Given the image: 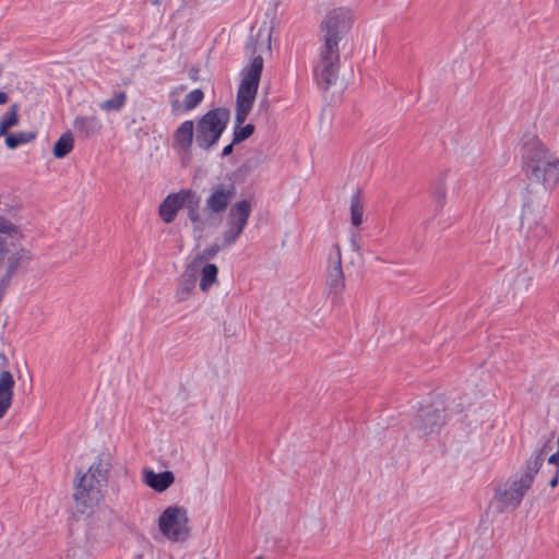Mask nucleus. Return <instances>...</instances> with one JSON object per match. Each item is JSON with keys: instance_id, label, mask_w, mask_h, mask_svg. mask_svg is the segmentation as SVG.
Masks as SVG:
<instances>
[{"instance_id": "nucleus-1", "label": "nucleus", "mask_w": 559, "mask_h": 559, "mask_svg": "<svg viewBox=\"0 0 559 559\" xmlns=\"http://www.w3.org/2000/svg\"><path fill=\"white\" fill-rule=\"evenodd\" d=\"M353 25L352 13L348 9L337 8L331 10L321 22L323 44L320 47V60L313 73L318 86L328 91L338 79L340 71V41L350 31Z\"/></svg>"}, {"instance_id": "nucleus-2", "label": "nucleus", "mask_w": 559, "mask_h": 559, "mask_svg": "<svg viewBox=\"0 0 559 559\" xmlns=\"http://www.w3.org/2000/svg\"><path fill=\"white\" fill-rule=\"evenodd\" d=\"M263 71V58L261 55L252 57L250 64L246 67L241 74L242 79L238 86L236 95L235 124L233 129V144H240L249 139L255 130L254 124L243 122L248 118L259 88Z\"/></svg>"}, {"instance_id": "nucleus-3", "label": "nucleus", "mask_w": 559, "mask_h": 559, "mask_svg": "<svg viewBox=\"0 0 559 559\" xmlns=\"http://www.w3.org/2000/svg\"><path fill=\"white\" fill-rule=\"evenodd\" d=\"M110 467V456L103 453L78 478L73 497L79 512L91 513L104 500Z\"/></svg>"}, {"instance_id": "nucleus-4", "label": "nucleus", "mask_w": 559, "mask_h": 559, "mask_svg": "<svg viewBox=\"0 0 559 559\" xmlns=\"http://www.w3.org/2000/svg\"><path fill=\"white\" fill-rule=\"evenodd\" d=\"M523 169L530 179L543 183L540 190L547 191L559 181V158L550 154L536 139L523 145Z\"/></svg>"}, {"instance_id": "nucleus-5", "label": "nucleus", "mask_w": 559, "mask_h": 559, "mask_svg": "<svg viewBox=\"0 0 559 559\" xmlns=\"http://www.w3.org/2000/svg\"><path fill=\"white\" fill-rule=\"evenodd\" d=\"M546 455V447L536 451L527 461L524 473L499 487L495 492V499L504 510L515 509L520 506L524 495L531 488L535 475L540 469Z\"/></svg>"}, {"instance_id": "nucleus-6", "label": "nucleus", "mask_w": 559, "mask_h": 559, "mask_svg": "<svg viewBox=\"0 0 559 559\" xmlns=\"http://www.w3.org/2000/svg\"><path fill=\"white\" fill-rule=\"evenodd\" d=\"M230 112L225 107H217L206 111L197 122L195 143L202 150L213 147L226 130Z\"/></svg>"}, {"instance_id": "nucleus-7", "label": "nucleus", "mask_w": 559, "mask_h": 559, "mask_svg": "<svg viewBox=\"0 0 559 559\" xmlns=\"http://www.w3.org/2000/svg\"><path fill=\"white\" fill-rule=\"evenodd\" d=\"M187 510L179 506H169L158 518V530L171 542H183L189 536Z\"/></svg>"}, {"instance_id": "nucleus-8", "label": "nucleus", "mask_w": 559, "mask_h": 559, "mask_svg": "<svg viewBox=\"0 0 559 559\" xmlns=\"http://www.w3.org/2000/svg\"><path fill=\"white\" fill-rule=\"evenodd\" d=\"M357 249L358 247H344V250L341 247H332L329 253L330 271L326 278L329 294L340 295L343 293L345 288V278L342 270L343 257L349 255L353 258V254L358 255Z\"/></svg>"}, {"instance_id": "nucleus-9", "label": "nucleus", "mask_w": 559, "mask_h": 559, "mask_svg": "<svg viewBox=\"0 0 559 559\" xmlns=\"http://www.w3.org/2000/svg\"><path fill=\"white\" fill-rule=\"evenodd\" d=\"M547 191L527 189L523 195V206L521 214L522 226L531 228L533 225L539 228L546 212Z\"/></svg>"}, {"instance_id": "nucleus-10", "label": "nucleus", "mask_w": 559, "mask_h": 559, "mask_svg": "<svg viewBox=\"0 0 559 559\" xmlns=\"http://www.w3.org/2000/svg\"><path fill=\"white\" fill-rule=\"evenodd\" d=\"M250 213L251 203L248 200H241L230 207L228 215L229 228L224 235L225 242L233 243L237 240L248 223Z\"/></svg>"}, {"instance_id": "nucleus-11", "label": "nucleus", "mask_w": 559, "mask_h": 559, "mask_svg": "<svg viewBox=\"0 0 559 559\" xmlns=\"http://www.w3.org/2000/svg\"><path fill=\"white\" fill-rule=\"evenodd\" d=\"M235 193L236 187L234 182L214 185L205 201L204 211L211 215L224 213Z\"/></svg>"}, {"instance_id": "nucleus-12", "label": "nucleus", "mask_w": 559, "mask_h": 559, "mask_svg": "<svg viewBox=\"0 0 559 559\" xmlns=\"http://www.w3.org/2000/svg\"><path fill=\"white\" fill-rule=\"evenodd\" d=\"M218 247H197L188 258L185 272L195 278L200 272L206 271L207 267L215 264L212 260L216 257Z\"/></svg>"}, {"instance_id": "nucleus-13", "label": "nucleus", "mask_w": 559, "mask_h": 559, "mask_svg": "<svg viewBox=\"0 0 559 559\" xmlns=\"http://www.w3.org/2000/svg\"><path fill=\"white\" fill-rule=\"evenodd\" d=\"M448 189H451L453 193H459L461 190V179L450 170L441 173L435 185L433 198L437 210L443 207Z\"/></svg>"}, {"instance_id": "nucleus-14", "label": "nucleus", "mask_w": 559, "mask_h": 559, "mask_svg": "<svg viewBox=\"0 0 559 559\" xmlns=\"http://www.w3.org/2000/svg\"><path fill=\"white\" fill-rule=\"evenodd\" d=\"M142 481L156 492H164L175 481V475L170 471L156 473L151 468L142 471Z\"/></svg>"}, {"instance_id": "nucleus-15", "label": "nucleus", "mask_w": 559, "mask_h": 559, "mask_svg": "<svg viewBox=\"0 0 559 559\" xmlns=\"http://www.w3.org/2000/svg\"><path fill=\"white\" fill-rule=\"evenodd\" d=\"M27 259L28 252L22 247H0V266H7L9 277Z\"/></svg>"}, {"instance_id": "nucleus-16", "label": "nucleus", "mask_w": 559, "mask_h": 559, "mask_svg": "<svg viewBox=\"0 0 559 559\" xmlns=\"http://www.w3.org/2000/svg\"><path fill=\"white\" fill-rule=\"evenodd\" d=\"M15 380L12 373L3 369L0 371V419L5 416L13 402Z\"/></svg>"}, {"instance_id": "nucleus-17", "label": "nucleus", "mask_w": 559, "mask_h": 559, "mask_svg": "<svg viewBox=\"0 0 559 559\" xmlns=\"http://www.w3.org/2000/svg\"><path fill=\"white\" fill-rule=\"evenodd\" d=\"M443 424V416L437 409H423L416 419V427L423 435L437 431Z\"/></svg>"}, {"instance_id": "nucleus-18", "label": "nucleus", "mask_w": 559, "mask_h": 559, "mask_svg": "<svg viewBox=\"0 0 559 559\" xmlns=\"http://www.w3.org/2000/svg\"><path fill=\"white\" fill-rule=\"evenodd\" d=\"M174 147L182 151L190 152L193 138H194V123L192 120H186L174 132Z\"/></svg>"}, {"instance_id": "nucleus-19", "label": "nucleus", "mask_w": 559, "mask_h": 559, "mask_svg": "<svg viewBox=\"0 0 559 559\" xmlns=\"http://www.w3.org/2000/svg\"><path fill=\"white\" fill-rule=\"evenodd\" d=\"M181 190L177 193L168 194L164 201L159 205V216L160 218L169 224L175 221L177 216V212L182 207Z\"/></svg>"}, {"instance_id": "nucleus-20", "label": "nucleus", "mask_w": 559, "mask_h": 559, "mask_svg": "<svg viewBox=\"0 0 559 559\" xmlns=\"http://www.w3.org/2000/svg\"><path fill=\"white\" fill-rule=\"evenodd\" d=\"M182 207L187 209L189 219L194 224L195 228H200L203 225L199 213L200 198L198 194L190 189L181 190Z\"/></svg>"}, {"instance_id": "nucleus-21", "label": "nucleus", "mask_w": 559, "mask_h": 559, "mask_svg": "<svg viewBox=\"0 0 559 559\" xmlns=\"http://www.w3.org/2000/svg\"><path fill=\"white\" fill-rule=\"evenodd\" d=\"M73 128L80 135L90 138L99 132L102 123L96 116H80L74 119Z\"/></svg>"}, {"instance_id": "nucleus-22", "label": "nucleus", "mask_w": 559, "mask_h": 559, "mask_svg": "<svg viewBox=\"0 0 559 559\" xmlns=\"http://www.w3.org/2000/svg\"><path fill=\"white\" fill-rule=\"evenodd\" d=\"M194 288L195 278L183 272L175 293L176 300L178 302L187 301L192 296Z\"/></svg>"}, {"instance_id": "nucleus-23", "label": "nucleus", "mask_w": 559, "mask_h": 559, "mask_svg": "<svg viewBox=\"0 0 559 559\" xmlns=\"http://www.w3.org/2000/svg\"><path fill=\"white\" fill-rule=\"evenodd\" d=\"M37 136L35 131H20L7 134L5 145L10 150H15L23 144L34 141Z\"/></svg>"}, {"instance_id": "nucleus-24", "label": "nucleus", "mask_w": 559, "mask_h": 559, "mask_svg": "<svg viewBox=\"0 0 559 559\" xmlns=\"http://www.w3.org/2000/svg\"><path fill=\"white\" fill-rule=\"evenodd\" d=\"M364 204L360 190L358 189L350 198V223L354 227L362 224Z\"/></svg>"}, {"instance_id": "nucleus-25", "label": "nucleus", "mask_w": 559, "mask_h": 559, "mask_svg": "<svg viewBox=\"0 0 559 559\" xmlns=\"http://www.w3.org/2000/svg\"><path fill=\"white\" fill-rule=\"evenodd\" d=\"M74 139L71 132H64L53 145V156L56 158L66 157L73 148Z\"/></svg>"}, {"instance_id": "nucleus-26", "label": "nucleus", "mask_w": 559, "mask_h": 559, "mask_svg": "<svg viewBox=\"0 0 559 559\" xmlns=\"http://www.w3.org/2000/svg\"><path fill=\"white\" fill-rule=\"evenodd\" d=\"M198 275L200 276V290L207 293L218 282V267L216 264H214L213 266L207 267L206 271L200 272Z\"/></svg>"}, {"instance_id": "nucleus-27", "label": "nucleus", "mask_w": 559, "mask_h": 559, "mask_svg": "<svg viewBox=\"0 0 559 559\" xmlns=\"http://www.w3.org/2000/svg\"><path fill=\"white\" fill-rule=\"evenodd\" d=\"M127 95L124 92L115 94L111 98L100 104V108L105 111H119L126 104Z\"/></svg>"}, {"instance_id": "nucleus-28", "label": "nucleus", "mask_w": 559, "mask_h": 559, "mask_svg": "<svg viewBox=\"0 0 559 559\" xmlns=\"http://www.w3.org/2000/svg\"><path fill=\"white\" fill-rule=\"evenodd\" d=\"M204 98V93L200 88H195L185 96L183 105L186 110H192L199 106Z\"/></svg>"}, {"instance_id": "nucleus-29", "label": "nucleus", "mask_w": 559, "mask_h": 559, "mask_svg": "<svg viewBox=\"0 0 559 559\" xmlns=\"http://www.w3.org/2000/svg\"><path fill=\"white\" fill-rule=\"evenodd\" d=\"M19 105L16 103L12 104L8 111L4 114L0 122L4 123L5 126H9V129L17 126L19 123Z\"/></svg>"}, {"instance_id": "nucleus-30", "label": "nucleus", "mask_w": 559, "mask_h": 559, "mask_svg": "<svg viewBox=\"0 0 559 559\" xmlns=\"http://www.w3.org/2000/svg\"><path fill=\"white\" fill-rule=\"evenodd\" d=\"M531 285V276L526 271L520 272L512 282V288L515 293L525 292Z\"/></svg>"}, {"instance_id": "nucleus-31", "label": "nucleus", "mask_w": 559, "mask_h": 559, "mask_svg": "<svg viewBox=\"0 0 559 559\" xmlns=\"http://www.w3.org/2000/svg\"><path fill=\"white\" fill-rule=\"evenodd\" d=\"M17 233V227L8 218L0 215V234L12 236Z\"/></svg>"}, {"instance_id": "nucleus-32", "label": "nucleus", "mask_w": 559, "mask_h": 559, "mask_svg": "<svg viewBox=\"0 0 559 559\" xmlns=\"http://www.w3.org/2000/svg\"><path fill=\"white\" fill-rule=\"evenodd\" d=\"M235 145L236 144H233V142H231L228 145L224 146V148L222 151V157H226V156H229L230 154H233Z\"/></svg>"}, {"instance_id": "nucleus-33", "label": "nucleus", "mask_w": 559, "mask_h": 559, "mask_svg": "<svg viewBox=\"0 0 559 559\" xmlns=\"http://www.w3.org/2000/svg\"><path fill=\"white\" fill-rule=\"evenodd\" d=\"M558 480H559V469L557 468L555 476L552 477V479L549 483L550 487L555 488L558 485Z\"/></svg>"}, {"instance_id": "nucleus-34", "label": "nucleus", "mask_w": 559, "mask_h": 559, "mask_svg": "<svg viewBox=\"0 0 559 559\" xmlns=\"http://www.w3.org/2000/svg\"><path fill=\"white\" fill-rule=\"evenodd\" d=\"M9 133V126H5L4 123L0 122V136H5Z\"/></svg>"}, {"instance_id": "nucleus-35", "label": "nucleus", "mask_w": 559, "mask_h": 559, "mask_svg": "<svg viewBox=\"0 0 559 559\" xmlns=\"http://www.w3.org/2000/svg\"><path fill=\"white\" fill-rule=\"evenodd\" d=\"M8 100H9V95L5 92L0 91V105L8 103Z\"/></svg>"}, {"instance_id": "nucleus-36", "label": "nucleus", "mask_w": 559, "mask_h": 559, "mask_svg": "<svg viewBox=\"0 0 559 559\" xmlns=\"http://www.w3.org/2000/svg\"><path fill=\"white\" fill-rule=\"evenodd\" d=\"M247 50H249L252 55L255 53L257 47L254 43H247L246 45Z\"/></svg>"}, {"instance_id": "nucleus-37", "label": "nucleus", "mask_w": 559, "mask_h": 559, "mask_svg": "<svg viewBox=\"0 0 559 559\" xmlns=\"http://www.w3.org/2000/svg\"><path fill=\"white\" fill-rule=\"evenodd\" d=\"M0 356H1V357L3 358V360L7 362V357H5L3 354H1Z\"/></svg>"}, {"instance_id": "nucleus-38", "label": "nucleus", "mask_w": 559, "mask_h": 559, "mask_svg": "<svg viewBox=\"0 0 559 559\" xmlns=\"http://www.w3.org/2000/svg\"><path fill=\"white\" fill-rule=\"evenodd\" d=\"M257 559H263V558H257Z\"/></svg>"}]
</instances>
